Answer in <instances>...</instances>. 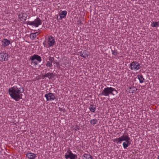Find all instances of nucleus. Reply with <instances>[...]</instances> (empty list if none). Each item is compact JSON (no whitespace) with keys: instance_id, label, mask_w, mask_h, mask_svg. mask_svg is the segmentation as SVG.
<instances>
[{"instance_id":"nucleus-1","label":"nucleus","mask_w":159,"mask_h":159,"mask_svg":"<svg viewBox=\"0 0 159 159\" xmlns=\"http://www.w3.org/2000/svg\"><path fill=\"white\" fill-rule=\"evenodd\" d=\"M24 90L21 88L14 86L9 88L8 93L11 97L16 101L22 98Z\"/></svg>"},{"instance_id":"nucleus-2","label":"nucleus","mask_w":159,"mask_h":159,"mask_svg":"<svg viewBox=\"0 0 159 159\" xmlns=\"http://www.w3.org/2000/svg\"><path fill=\"white\" fill-rule=\"evenodd\" d=\"M117 93V91L114 88L107 87L104 88L100 95L106 96H109L110 95L114 96Z\"/></svg>"},{"instance_id":"nucleus-3","label":"nucleus","mask_w":159,"mask_h":159,"mask_svg":"<svg viewBox=\"0 0 159 159\" xmlns=\"http://www.w3.org/2000/svg\"><path fill=\"white\" fill-rule=\"evenodd\" d=\"M130 139L128 134H124L118 138H116L113 140L115 143L118 144H120L123 141H125L127 139Z\"/></svg>"},{"instance_id":"nucleus-4","label":"nucleus","mask_w":159,"mask_h":159,"mask_svg":"<svg viewBox=\"0 0 159 159\" xmlns=\"http://www.w3.org/2000/svg\"><path fill=\"white\" fill-rule=\"evenodd\" d=\"M66 159H77V155L73 154L70 150H68L65 154Z\"/></svg>"},{"instance_id":"nucleus-5","label":"nucleus","mask_w":159,"mask_h":159,"mask_svg":"<svg viewBox=\"0 0 159 159\" xmlns=\"http://www.w3.org/2000/svg\"><path fill=\"white\" fill-rule=\"evenodd\" d=\"M129 67L131 70L136 71L139 69L141 66L139 63L136 61H133L130 64Z\"/></svg>"},{"instance_id":"nucleus-6","label":"nucleus","mask_w":159,"mask_h":159,"mask_svg":"<svg viewBox=\"0 0 159 159\" xmlns=\"http://www.w3.org/2000/svg\"><path fill=\"white\" fill-rule=\"evenodd\" d=\"M45 97L46 98L47 101H52L55 99L56 97L55 95L52 93H48L45 95Z\"/></svg>"},{"instance_id":"nucleus-7","label":"nucleus","mask_w":159,"mask_h":159,"mask_svg":"<svg viewBox=\"0 0 159 159\" xmlns=\"http://www.w3.org/2000/svg\"><path fill=\"white\" fill-rule=\"evenodd\" d=\"M8 56L7 54L5 52L0 53V61H3L8 60Z\"/></svg>"},{"instance_id":"nucleus-8","label":"nucleus","mask_w":159,"mask_h":159,"mask_svg":"<svg viewBox=\"0 0 159 159\" xmlns=\"http://www.w3.org/2000/svg\"><path fill=\"white\" fill-rule=\"evenodd\" d=\"M47 43L48 45L49 46H51L54 45L55 43V40L54 38L52 36H50L48 37Z\"/></svg>"},{"instance_id":"nucleus-9","label":"nucleus","mask_w":159,"mask_h":159,"mask_svg":"<svg viewBox=\"0 0 159 159\" xmlns=\"http://www.w3.org/2000/svg\"><path fill=\"white\" fill-rule=\"evenodd\" d=\"M67 14V11L66 10L61 11L58 14V16L57 17H58V16L59 17V19H64L66 18V16Z\"/></svg>"},{"instance_id":"nucleus-10","label":"nucleus","mask_w":159,"mask_h":159,"mask_svg":"<svg viewBox=\"0 0 159 159\" xmlns=\"http://www.w3.org/2000/svg\"><path fill=\"white\" fill-rule=\"evenodd\" d=\"M41 20H34L30 23L29 25L37 27L39 25H41Z\"/></svg>"},{"instance_id":"nucleus-11","label":"nucleus","mask_w":159,"mask_h":159,"mask_svg":"<svg viewBox=\"0 0 159 159\" xmlns=\"http://www.w3.org/2000/svg\"><path fill=\"white\" fill-rule=\"evenodd\" d=\"M27 16V14L26 13H21L18 15V17L20 20H26Z\"/></svg>"},{"instance_id":"nucleus-12","label":"nucleus","mask_w":159,"mask_h":159,"mask_svg":"<svg viewBox=\"0 0 159 159\" xmlns=\"http://www.w3.org/2000/svg\"><path fill=\"white\" fill-rule=\"evenodd\" d=\"M26 157L29 159H34L36 157V154L33 153H27L26 154Z\"/></svg>"},{"instance_id":"nucleus-13","label":"nucleus","mask_w":159,"mask_h":159,"mask_svg":"<svg viewBox=\"0 0 159 159\" xmlns=\"http://www.w3.org/2000/svg\"><path fill=\"white\" fill-rule=\"evenodd\" d=\"M2 45L3 47H6L10 43V41L9 40L6 39H3L2 41Z\"/></svg>"},{"instance_id":"nucleus-14","label":"nucleus","mask_w":159,"mask_h":159,"mask_svg":"<svg viewBox=\"0 0 159 159\" xmlns=\"http://www.w3.org/2000/svg\"><path fill=\"white\" fill-rule=\"evenodd\" d=\"M130 143V139H127L126 140L124 141L123 143V148L124 149H126L128 147Z\"/></svg>"},{"instance_id":"nucleus-15","label":"nucleus","mask_w":159,"mask_h":159,"mask_svg":"<svg viewBox=\"0 0 159 159\" xmlns=\"http://www.w3.org/2000/svg\"><path fill=\"white\" fill-rule=\"evenodd\" d=\"M30 59L31 60H36L37 61H39V62H40L41 61V57L37 55H34L33 56H32Z\"/></svg>"},{"instance_id":"nucleus-16","label":"nucleus","mask_w":159,"mask_h":159,"mask_svg":"<svg viewBox=\"0 0 159 159\" xmlns=\"http://www.w3.org/2000/svg\"><path fill=\"white\" fill-rule=\"evenodd\" d=\"M137 90V89L134 87H131L127 89L128 91L130 93H134Z\"/></svg>"},{"instance_id":"nucleus-17","label":"nucleus","mask_w":159,"mask_h":159,"mask_svg":"<svg viewBox=\"0 0 159 159\" xmlns=\"http://www.w3.org/2000/svg\"><path fill=\"white\" fill-rule=\"evenodd\" d=\"M54 77L53 74L52 73H48L43 75V77L44 78L46 77H48L49 79H52Z\"/></svg>"},{"instance_id":"nucleus-18","label":"nucleus","mask_w":159,"mask_h":159,"mask_svg":"<svg viewBox=\"0 0 159 159\" xmlns=\"http://www.w3.org/2000/svg\"><path fill=\"white\" fill-rule=\"evenodd\" d=\"M80 56L84 58H85L88 56V55L87 54L86 51H84L83 52L81 51L80 52Z\"/></svg>"},{"instance_id":"nucleus-19","label":"nucleus","mask_w":159,"mask_h":159,"mask_svg":"<svg viewBox=\"0 0 159 159\" xmlns=\"http://www.w3.org/2000/svg\"><path fill=\"white\" fill-rule=\"evenodd\" d=\"M83 159H92V156L89 154H84L82 156Z\"/></svg>"},{"instance_id":"nucleus-20","label":"nucleus","mask_w":159,"mask_h":159,"mask_svg":"<svg viewBox=\"0 0 159 159\" xmlns=\"http://www.w3.org/2000/svg\"><path fill=\"white\" fill-rule=\"evenodd\" d=\"M137 77L140 83H143L144 82L145 79L142 75H138Z\"/></svg>"},{"instance_id":"nucleus-21","label":"nucleus","mask_w":159,"mask_h":159,"mask_svg":"<svg viewBox=\"0 0 159 159\" xmlns=\"http://www.w3.org/2000/svg\"><path fill=\"white\" fill-rule=\"evenodd\" d=\"M90 111L92 112H94L96 109V107L95 106L93 105H91L89 107Z\"/></svg>"},{"instance_id":"nucleus-22","label":"nucleus","mask_w":159,"mask_h":159,"mask_svg":"<svg viewBox=\"0 0 159 159\" xmlns=\"http://www.w3.org/2000/svg\"><path fill=\"white\" fill-rule=\"evenodd\" d=\"M152 27H157L159 26V21H153L151 25Z\"/></svg>"},{"instance_id":"nucleus-23","label":"nucleus","mask_w":159,"mask_h":159,"mask_svg":"<svg viewBox=\"0 0 159 159\" xmlns=\"http://www.w3.org/2000/svg\"><path fill=\"white\" fill-rule=\"evenodd\" d=\"M38 34V33L37 32L32 33L30 35V37L32 39H34L36 38L37 35Z\"/></svg>"},{"instance_id":"nucleus-24","label":"nucleus","mask_w":159,"mask_h":159,"mask_svg":"<svg viewBox=\"0 0 159 159\" xmlns=\"http://www.w3.org/2000/svg\"><path fill=\"white\" fill-rule=\"evenodd\" d=\"M98 120L96 119L91 120H90V123L93 125H96L98 123Z\"/></svg>"},{"instance_id":"nucleus-25","label":"nucleus","mask_w":159,"mask_h":159,"mask_svg":"<svg viewBox=\"0 0 159 159\" xmlns=\"http://www.w3.org/2000/svg\"><path fill=\"white\" fill-rule=\"evenodd\" d=\"M46 66L47 67H52V62L48 61L47 62Z\"/></svg>"},{"instance_id":"nucleus-26","label":"nucleus","mask_w":159,"mask_h":159,"mask_svg":"<svg viewBox=\"0 0 159 159\" xmlns=\"http://www.w3.org/2000/svg\"><path fill=\"white\" fill-rule=\"evenodd\" d=\"M31 60V62L32 64H34V65H37V62L35 61V60Z\"/></svg>"},{"instance_id":"nucleus-27","label":"nucleus","mask_w":159,"mask_h":159,"mask_svg":"<svg viewBox=\"0 0 159 159\" xmlns=\"http://www.w3.org/2000/svg\"><path fill=\"white\" fill-rule=\"evenodd\" d=\"M74 129L75 130H78L79 129V127L78 125H76Z\"/></svg>"},{"instance_id":"nucleus-28","label":"nucleus","mask_w":159,"mask_h":159,"mask_svg":"<svg viewBox=\"0 0 159 159\" xmlns=\"http://www.w3.org/2000/svg\"><path fill=\"white\" fill-rule=\"evenodd\" d=\"M49 60L50 61V62H52L53 60V59L52 57H50L49 58Z\"/></svg>"},{"instance_id":"nucleus-29","label":"nucleus","mask_w":159,"mask_h":159,"mask_svg":"<svg viewBox=\"0 0 159 159\" xmlns=\"http://www.w3.org/2000/svg\"><path fill=\"white\" fill-rule=\"evenodd\" d=\"M112 53L115 55H116V53L115 52H112Z\"/></svg>"},{"instance_id":"nucleus-30","label":"nucleus","mask_w":159,"mask_h":159,"mask_svg":"<svg viewBox=\"0 0 159 159\" xmlns=\"http://www.w3.org/2000/svg\"><path fill=\"white\" fill-rule=\"evenodd\" d=\"M158 159H159V155L158 156Z\"/></svg>"}]
</instances>
